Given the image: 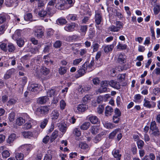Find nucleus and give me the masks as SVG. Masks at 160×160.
<instances>
[{"label": "nucleus", "mask_w": 160, "mask_h": 160, "mask_svg": "<svg viewBox=\"0 0 160 160\" xmlns=\"http://www.w3.org/2000/svg\"><path fill=\"white\" fill-rule=\"evenodd\" d=\"M88 119L92 124H97L99 122L98 119L95 116L89 115L88 116Z\"/></svg>", "instance_id": "nucleus-13"}, {"label": "nucleus", "mask_w": 160, "mask_h": 160, "mask_svg": "<svg viewBox=\"0 0 160 160\" xmlns=\"http://www.w3.org/2000/svg\"><path fill=\"white\" fill-rule=\"evenodd\" d=\"M93 65L94 61L92 60L90 63H85L82 66V68H86V72H89L93 70Z\"/></svg>", "instance_id": "nucleus-8"}, {"label": "nucleus", "mask_w": 160, "mask_h": 160, "mask_svg": "<svg viewBox=\"0 0 160 160\" xmlns=\"http://www.w3.org/2000/svg\"><path fill=\"white\" fill-rule=\"evenodd\" d=\"M50 106H42L37 109L36 111V114L39 115V114H47L49 110L50 109Z\"/></svg>", "instance_id": "nucleus-3"}, {"label": "nucleus", "mask_w": 160, "mask_h": 160, "mask_svg": "<svg viewBox=\"0 0 160 160\" xmlns=\"http://www.w3.org/2000/svg\"><path fill=\"white\" fill-rule=\"evenodd\" d=\"M49 99V98L46 96H43L39 98L38 100V102L40 104L45 103Z\"/></svg>", "instance_id": "nucleus-18"}, {"label": "nucleus", "mask_w": 160, "mask_h": 160, "mask_svg": "<svg viewBox=\"0 0 160 160\" xmlns=\"http://www.w3.org/2000/svg\"><path fill=\"white\" fill-rule=\"evenodd\" d=\"M66 106V103L65 101L63 100H62L60 102V109L61 110H63L65 109Z\"/></svg>", "instance_id": "nucleus-40"}, {"label": "nucleus", "mask_w": 160, "mask_h": 160, "mask_svg": "<svg viewBox=\"0 0 160 160\" xmlns=\"http://www.w3.org/2000/svg\"><path fill=\"white\" fill-rule=\"evenodd\" d=\"M49 56L48 55L44 56L43 57V58L45 59L44 62L45 64L48 65L49 63L51 64H52L53 62L52 61L48 59Z\"/></svg>", "instance_id": "nucleus-33"}, {"label": "nucleus", "mask_w": 160, "mask_h": 160, "mask_svg": "<svg viewBox=\"0 0 160 160\" xmlns=\"http://www.w3.org/2000/svg\"><path fill=\"white\" fill-rule=\"evenodd\" d=\"M156 103L154 102H151L146 100L145 98L144 99L143 105L144 107L148 108H151L155 107L156 106Z\"/></svg>", "instance_id": "nucleus-7"}, {"label": "nucleus", "mask_w": 160, "mask_h": 160, "mask_svg": "<svg viewBox=\"0 0 160 160\" xmlns=\"http://www.w3.org/2000/svg\"><path fill=\"white\" fill-rule=\"evenodd\" d=\"M38 52V49L36 47L31 48L30 50V52L33 54H35Z\"/></svg>", "instance_id": "nucleus-60"}, {"label": "nucleus", "mask_w": 160, "mask_h": 160, "mask_svg": "<svg viewBox=\"0 0 160 160\" xmlns=\"http://www.w3.org/2000/svg\"><path fill=\"white\" fill-rule=\"evenodd\" d=\"M109 83V85L112 87L118 89L120 88V86L118 82H117L116 81H110L108 82L107 81H102L100 82L101 88L98 89L97 91L98 92L102 93L106 92L107 90L106 87L108 86V83Z\"/></svg>", "instance_id": "nucleus-1"}, {"label": "nucleus", "mask_w": 160, "mask_h": 160, "mask_svg": "<svg viewBox=\"0 0 160 160\" xmlns=\"http://www.w3.org/2000/svg\"><path fill=\"white\" fill-rule=\"evenodd\" d=\"M32 18V15L31 13H28L24 16V19L26 21H29L31 20Z\"/></svg>", "instance_id": "nucleus-45"}, {"label": "nucleus", "mask_w": 160, "mask_h": 160, "mask_svg": "<svg viewBox=\"0 0 160 160\" xmlns=\"http://www.w3.org/2000/svg\"><path fill=\"white\" fill-rule=\"evenodd\" d=\"M17 43L19 47H22L24 45V42L22 39L20 38L17 40Z\"/></svg>", "instance_id": "nucleus-41"}, {"label": "nucleus", "mask_w": 160, "mask_h": 160, "mask_svg": "<svg viewBox=\"0 0 160 160\" xmlns=\"http://www.w3.org/2000/svg\"><path fill=\"white\" fill-rule=\"evenodd\" d=\"M79 147L83 149H86L88 148V146L86 143L81 142L79 144Z\"/></svg>", "instance_id": "nucleus-43"}, {"label": "nucleus", "mask_w": 160, "mask_h": 160, "mask_svg": "<svg viewBox=\"0 0 160 160\" xmlns=\"http://www.w3.org/2000/svg\"><path fill=\"white\" fill-rule=\"evenodd\" d=\"M112 153L114 157L117 158L116 160H120L121 155L119 153L118 150L114 149Z\"/></svg>", "instance_id": "nucleus-17"}, {"label": "nucleus", "mask_w": 160, "mask_h": 160, "mask_svg": "<svg viewBox=\"0 0 160 160\" xmlns=\"http://www.w3.org/2000/svg\"><path fill=\"white\" fill-rule=\"evenodd\" d=\"M76 24L74 23H72L71 24L67 25L65 27V30L68 32H72L74 30L76 27Z\"/></svg>", "instance_id": "nucleus-12"}, {"label": "nucleus", "mask_w": 160, "mask_h": 160, "mask_svg": "<svg viewBox=\"0 0 160 160\" xmlns=\"http://www.w3.org/2000/svg\"><path fill=\"white\" fill-rule=\"evenodd\" d=\"M25 122V120L22 117L18 118L16 120V124L19 126H20Z\"/></svg>", "instance_id": "nucleus-26"}, {"label": "nucleus", "mask_w": 160, "mask_h": 160, "mask_svg": "<svg viewBox=\"0 0 160 160\" xmlns=\"http://www.w3.org/2000/svg\"><path fill=\"white\" fill-rule=\"evenodd\" d=\"M103 125L106 128L108 129L112 128L114 127V125L108 122H105L103 124Z\"/></svg>", "instance_id": "nucleus-50"}, {"label": "nucleus", "mask_w": 160, "mask_h": 160, "mask_svg": "<svg viewBox=\"0 0 160 160\" xmlns=\"http://www.w3.org/2000/svg\"><path fill=\"white\" fill-rule=\"evenodd\" d=\"M58 133V132L57 131H55L52 133L51 136V139H50L51 142H52L57 137Z\"/></svg>", "instance_id": "nucleus-37"}, {"label": "nucleus", "mask_w": 160, "mask_h": 160, "mask_svg": "<svg viewBox=\"0 0 160 160\" xmlns=\"http://www.w3.org/2000/svg\"><path fill=\"white\" fill-rule=\"evenodd\" d=\"M126 57L124 54L120 53L119 54L118 61L119 63H124L126 61Z\"/></svg>", "instance_id": "nucleus-16"}, {"label": "nucleus", "mask_w": 160, "mask_h": 160, "mask_svg": "<svg viewBox=\"0 0 160 160\" xmlns=\"http://www.w3.org/2000/svg\"><path fill=\"white\" fill-rule=\"evenodd\" d=\"M68 68L66 67L61 66L58 70V72L61 75H64L67 71Z\"/></svg>", "instance_id": "nucleus-23"}, {"label": "nucleus", "mask_w": 160, "mask_h": 160, "mask_svg": "<svg viewBox=\"0 0 160 160\" xmlns=\"http://www.w3.org/2000/svg\"><path fill=\"white\" fill-rule=\"evenodd\" d=\"M59 113L58 111L56 110H54L52 111L51 113L52 119L54 121L55 120H57L59 116Z\"/></svg>", "instance_id": "nucleus-14"}, {"label": "nucleus", "mask_w": 160, "mask_h": 160, "mask_svg": "<svg viewBox=\"0 0 160 160\" xmlns=\"http://www.w3.org/2000/svg\"><path fill=\"white\" fill-rule=\"evenodd\" d=\"M116 26L112 25L109 28V30L112 32H118L123 27L122 23L120 21H116L115 23Z\"/></svg>", "instance_id": "nucleus-2"}, {"label": "nucleus", "mask_w": 160, "mask_h": 160, "mask_svg": "<svg viewBox=\"0 0 160 160\" xmlns=\"http://www.w3.org/2000/svg\"><path fill=\"white\" fill-rule=\"evenodd\" d=\"M41 71L44 75H47L49 72V70L45 67H42L41 68Z\"/></svg>", "instance_id": "nucleus-52"}, {"label": "nucleus", "mask_w": 160, "mask_h": 160, "mask_svg": "<svg viewBox=\"0 0 160 160\" xmlns=\"http://www.w3.org/2000/svg\"><path fill=\"white\" fill-rule=\"evenodd\" d=\"M54 9V6L47 5V10L48 14L50 16H52L55 13Z\"/></svg>", "instance_id": "nucleus-20"}, {"label": "nucleus", "mask_w": 160, "mask_h": 160, "mask_svg": "<svg viewBox=\"0 0 160 160\" xmlns=\"http://www.w3.org/2000/svg\"><path fill=\"white\" fill-rule=\"evenodd\" d=\"M16 134L14 133H12L9 136L7 140V142L8 143L12 142L16 139Z\"/></svg>", "instance_id": "nucleus-25"}, {"label": "nucleus", "mask_w": 160, "mask_h": 160, "mask_svg": "<svg viewBox=\"0 0 160 160\" xmlns=\"http://www.w3.org/2000/svg\"><path fill=\"white\" fill-rule=\"evenodd\" d=\"M117 48L122 50L125 49L127 48V46L126 44H122L119 43L117 45Z\"/></svg>", "instance_id": "nucleus-59"}, {"label": "nucleus", "mask_w": 160, "mask_h": 160, "mask_svg": "<svg viewBox=\"0 0 160 160\" xmlns=\"http://www.w3.org/2000/svg\"><path fill=\"white\" fill-rule=\"evenodd\" d=\"M73 133L77 137H79L81 135V132L79 128H76L73 129Z\"/></svg>", "instance_id": "nucleus-35"}, {"label": "nucleus", "mask_w": 160, "mask_h": 160, "mask_svg": "<svg viewBox=\"0 0 160 160\" xmlns=\"http://www.w3.org/2000/svg\"><path fill=\"white\" fill-rule=\"evenodd\" d=\"M49 152L48 153L46 154L44 157L43 160H51L52 158V155L49 153Z\"/></svg>", "instance_id": "nucleus-56"}, {"label": "nucleus", "mask_w": 160, "mask_h": 160, "mask_svg": "<svg viewBox=\"0 0 160 160\" xmlns=\"http://www.w3.org/2000/svg\"><path fill=\"white\" fill-rule=\"evenodd\" d=\"M153 93L156 96L160 95V89L159 88H155L153 90Z\"/></svg>", "instance_id": "nucleus-46"}, {"label": "nucleus", "mask_w": 160, "mask_h": 160, "mask_svg": "<svg viewBox=\"0 0 160 160\" xmlns=\"http://www.w3.org/2000/svg\"><path fill=\"white\" fill-rule=\"evenodd\" d=\"M77 110L80 112H84L88 108V106L86 104H81L77 107Z\"/></svg>", "instance_id": "nucleus-9"}, {"label": "nucleus", "mask_w": 160, "mask_h": 160, "mask_svg": "<svg viewBox=\"0 0 160 160\" xmlns=\"http://www.w3.org/2000/svg\"><path fill=\"white\" fill-rule=\"evenodd\" d=\"M31 144H24L21 146L19 148V151L22 152L25 154V155H28L30 151V148L31 147Z\"/></svg>", "instance_id": "nucleus-4"}, {"label": "nucleus", "mask_w": 160, "mask_h": 160, "mask_svg": "<svg viewBox=\"0 0 160 160\" xmlns=\"http://www.w3.org/2000/svg\"><path fill=\"white\" fill-rule=\"evenodd\" d=\"M47 12L43 10H42L41 11L38 12V15L41 17H44L47 15Z\"/></svg>", "instance_id": "nucleus-54"}, {"label": "nucleus", "mask_w": 160, "mask_h": 160, "mask_svg": "<svg viewBox=\"0 0 160 160\" xmlns=\"http://www.w3.org/2000/svg\"><path fill=\"white\" fill-rule=\"evenodd\" d=\"M57 94L56 91L53 89L49 90L47 92V96L48 97L55 96Z\"/></svg>", "instance_id": "nucleus-24"}, {"label": "nucleus", "mask_w": 160, "mask_h": 160, "mask_svg": "<svg viewBox=\"0 0 160 160\" xmlns=\"http://www.w3.org/2000/svg\"><path fill=\"white\" fill-rule=\"evenodd\" d=\"M82 60L81 58L76 59L73 61V64L74 65H77L79 64Z\"/></svg>", "instance_id": "nucleus-64"}, {"label": "nucleus", "mask_w": 160, "mask_h": 160, "mask_svg": "<svg viewBox=\"0 0 160 160\" xmlns=\"http://www.w3.org/2000/svg\"><path fill=\"white\" fill-rule=\"evenodd\" d=\"M67 18L68 20L75 21L77 19L78 17L75 14H69L67 16Z\"/></svg>", "instance_id": "nucleus-36"}, {"label": "nucleus", "mask_w": 160, "mask_h": 160, "mask_svg": "<svg viewBox=\"0 0 160 160\" xmlns=\"http://www.w3.org/2000/svg\"><path fill=\"white\" fill-rule=\"evenodd\" d=\"M15 47L12 43H8V50L10 52H13L15 50Z\"/></svg>", "instance_id": "nucleus-30"}, {"label": "nucleus", "mask_w": 160, "mask_h": 160, "mask_svg": "<svg viewBox=\"0 0 160 160\" xmlns=\"http://www.w3.org/2000/svg\"><path fill=\"white\" fill-rule=\"evenodd\" d=\"M152 131V137H158L160 136V133L158 129H157L156 130Z\"/></svg>", "instance_id": "nucleus-47"}, {"label": "nucleus", "mask_w": 160, "mask_h": 160, "mask_svg": "<svg viewBox=\"0 0 160 160\" xmlns=\"http://www.w3.org/2000/svg\"><path fill=\"white\" fill-rule=\"evenodd\" d=\"M9 3L8 4L9 6L15 8L18 5V1L17 0H10Z\"/></svg>", "instance_id": "nucleus-22"}, {"label": "nucleus", "mask_w": 160, "mask_h": 160, "mask_svg": "<svg viewBox=\"0 0 160 160\" xmlns=\"http://www.w3.org/2000/svg\"><path fill=\"white\" fill-rule=\"evenodd\" d=\"M120 117L113 116L112 118L113 121L115 123H118L120 120Z\"/></svg>", "instance_id": "nucleus-63"}, {"label": "nucleus", "mask_w": 160, "mask_h": 160, "mask_svg": "<svg viewBox=\"0 0 160 160\" xmlns=\"http://www.w3.org/2000/svg\"><path fill=\"white\" fill-rule=\"evenodd\" d=\"M113 112V109L112 107L107 106L106 107L105 113L106 116L108 117L111 116Z\"/></svg>", "instance_id": "nucleus-15"}, {"label": "nucleus", "mask_w": 160, "mask_h": 160, "mask_svg": "<svg viewBox=\"0 0 160 160\" xmlns=\"http://www.w3.org/2000/svg\"><path fill=\"white\" fill-rule=\"evenodd\" d=\"M48 120L49 118H46L44 119L43 121L41 122L40 125V127L42 129L44 128L47 125L48 122Z\"/></svg>", "instance_id": "nucleus-31"}, {"label": "nucleus", "mask_w": 160, "mask_h": 160, "mask_svg": "<svg viewBox=\"0 0 160 160\" xmlns=\"http://www.w3.org/2000/svg\"><path fill=\"white\" fill-rule=\"evenodd\" d=\"M22 134L26 138H30L33 136L32 133L30 132H24L22 133Z\"/></svg>", "instance_id": "nucleus-29"}, {"label": "nucleus", "mask_w": 160, "mask_h": 160, "mask_svg": "<svg viewBox=\"0 0 160 160\" xmlns=\"http://www.w3.org/2000/svg\"><path fill=\"white\" fill-rule=\"evenodd\" d=\"M90 130L92 134H96L101 130V128L99 126L94 125L90 128Z\"/></svg>", "instance_id": "nucleus-10"}, {"label": "nucleus", "mask_w": 160, "mask_h": 160, "mask_svg": "<svg viewBox=\"0 0 160 160\" xmlns=\"http://www.w3.org/2000/svg\"><path fill=\"white\" fill-rule=\"evenodd\" d=\"M118 131V130L116 129L111 133L109 136V139H110L113 138L117 133Z\"/></svg>", "instance_id": "nucleus-58"}, {"label": "nucleus", "mask_w": 160, "mask_h": 160, "mask_svg": "<svg viewBox=\"0 0 160 160\" xmlns=\"http://www.w3.org/2000/svg\"><path fill=\"white\" fill-rule=\"evenodd\" d=\"M114 45L112 44L109 45H106L104 46L103 47V49L106 53H107L109 52L112 51Z\"/></svg>", "instance_id": "nucleus-19"}, {"label": "nucleus", "mask_w": 160, "mask_h": 160, "mask_svg": "<svg viewBox=\"0 0 160 160\" xmlns=\"http://www.w3.org/2000/svg\"><path fill=\"white\" fill-rule=\"evenodd\" d=\"M62 42L59 40L57 41L54 44L53 46L56 48H60L62 45Z\"/></svg>", "instance_id": "nucleus-55"}, {"label": "nucleus", "mask_w": 160, "mask_h": 160, "mask_svg": "<svg viewBox=\"0 0 160 160\" xmlns=\"http://www.w3.org/2000/svg\"><path fill=\"white\" fill-rule=\"evenodd\" d=\"M104 107L102 105H99L97 108V112L99 113H102L103 111Z\"/></svg>", "instance_id": "nucleus-62"}, {"label": "nucleus", "mask_w": 160, "mask_h": 160, "mask_svg": "<svg viewBox=\"0 0 160 160\" xmlns=\"http://www.w3.org/2000/svg\"><path fill=\"white\" fill-rule=\"evenodd\" d=\"M60 131L62 132L65 133L67 130V127L66 125L60 124L58 126Z\"/></svg>", "instance_id": "nucleus-42"}, {"label": "nucleus", "mask_w": 160, "mask_h": 160, "mask_svg": "<svg viewBox=\"0 0 160 160\" xmlns=\"http://www.w3.org/2000/svg\"><path fill=\"white\" fill-rule=\"evenodd\" d=\"M150 128L152 131H154L157 129H158L157 127L156 123L155 121H152L151 122Z\"/></svg>", "instance_id": "nucleus-34"}, {"label": "nucleus", "mask_w": 160, "mask_h": 160, "mask_svg": "<svg viewBox=\"0 0 160 160\" xmlns=\"http://www.w3.org/2000/svg\"><path fill=\"white\" fill-rule=\"evenodd\" d=\"M111 142V140L109 139H107L104 143L103 144V146L106 148H108L110 146V142Z\"/></svg>", "instance_id": "nucleus-44"}, {"label": "nucleus", "mask_w": 160, "mask_h": 160, "mask_svg": "<svg viewBox=\"0 0 160 160\" xmlns=\"http://www.w3.org/2000/svg\"><path fill=\"white\" fill-rule=\"evenodd\" d=\"M65 1L63 0H58L56 1L55 7L59 9H61L64 6Z\"/></svg>", "instance_id": "nucleus-11"}, {"label": "nucleus", "mask_w": 160, "mask_h": 160, "mask_svg": "<svg viewBox=\"0 0 160 160\" xmlns=\"http://www.w3.org/2000/svg\"><path fill=\"white\" fill-rule=\"evenodd\" d=\"M2 155L3 158H6L10 156V153L8 151L6 150L2 152Z\"/></svg>", "instance_id": "nucleus-53"}, {"label": "nucleus", "mask_w": 160, "mask_h": 160, "mask_svg": "<svg viewBox=\"0 0 160 160\" xmlns=\"http://www.w3.org/2000/svg\"><path fill=\"white\" fill-rule=\"evenodd\" d=\"M90 123L89 122H85L83 123L81 126L80 128L83 130H86L88 129L89 127Z\"/></svg>", "instance_id": "nucleus-27"}, {"label": "nucleus", "mask_w": 160, "mask_h": 160, "mask_svg": "<svg viewBox=\"0 0 160 160\" xmlns=\"http://www.w3.org/2000/svg\"><path fill=\"white\" fill-rule=\"evenodd\" d=\"M15 117V113L14 112H11L10 113L8 117V118L10 122H12L14 120Z\"/></svg>", "instance_id": "nucleus-61"}, {"label": "nucleus", "mask_w": 160, "mask_h": 160, "mask_svg": "<svg viewBox=\"0 0 160 160\" xmlns=\"http://www.w3.org/2000/svg\"><path fill=\"white\" fill-rule=\"evenodd\" d=\"M141 97V95L140 94L135 95L134 97V101L137 102H140Z\"/></svg>", "instance_id": "nucleus-49"}, {"label": "nucleus", "mask_w": 160, "mask_h": 160, "mask_svg": "<svg viewBox=\"0 0 160 160\" xmlns=\"http://www.w3.org/2000/svg\"><path fill=\"white\" fill-rule=\"evenodd\" d=\"M67 22L66 20L62 18H60L58 19L57 22L58 24L62 25L65 24Z\"/></svg>", "instance_id": "nucleus-48"}, {"label": "nucleus", "mask_w": 160, "mask_h": 160, "mask_svg": "<svg viewBox=\"0 0 160 160\" xmlns=\"http://www.w3.org/2000/svg\"><path fill=\"white\" fill-rule=\"evenodd\" d=\"M154 13L155 14H157L160 10V6L159 5H156L153 9Z\"/></svg>", "instance_id": "nucleus-57"}, {"label": "nucleus", "mask_w": 160, "mask_h": 160, "mask_svg": "<svg viewBox=\"0 0 160 160\" xmlns=\"http://www.w3.org/2000/svg\"><path fill=\"white\" fill-rule=\"evenodd\" d=\"M137 144L138 148L140 149H142L144 146V142L141 140H139L137 142Z\"/></svg>", "instance_id": "nucleus-39"}, {"label": "nucleus", "mask_w": 160, "mask_h": 160, "mask_svg": "<svg viewBox=\"0 0 160 160\" xmlns=\"http://www.w3.org/2000/svg\"><path fill=\"white\" fill-rule=\"evenodd\" d=\"M34 34L38 38H42L43 36V28L41 26L35 27L34 29Z\"/></svg>", "instance_id": "nucleus-5"}, {"label": "nucleus", "mask_w": 160, "mask_h": 160, "mask_svg": "<svg viewBox=\"0 0 160 160\" xmlns=\"http://www.w3.org/2000/svg\"><path fill=\"white\" fill-rule=\"evenodd\" d=\"M38 85L36 84H33L31 85V86L29 87V89L32 92H35L38 91L39 89Z\"/></svg>", "instance_id": "nucleus-21"}, {"label": "nucleus", "mask_w": 160, "mask_h": 160, "mask_svg": "<svg viewBox=\"0 0 160 160\" xmlns=\"http://www.w3.org/2000/svg\"><path fill=\"white\" fill-rule=\"evenodd\" d=\"M91 98V95L89 94L86 95L82 98V101L83 102L86 104L87 103L88 101L90 100Z\"/></svg>", "instance_id": "nucleus-51"}, {"label": "nucleus", "mask_w": 160, "mask_h": 160, "mask_svg": "<svg viewBox=\"0 0 160 160\" xmlns=\"http://www.w3.org/2000/svg\"><path fill=\"white\" fill-rule=\"evenodd\" d=\"M85 69V68H82L79 69L78 71V75L77 76L76 75L75 77L77 78L83 75L86 72Z\"/></svg>", "instance_id": "nucleus-28"}, {"label": "nucleus", "mask_w": 160, "mask_h": 160, "mask_svg": "<svg viewBox=\"0 0 160 160\" xmlns=\"http://www.w3.org/2000/svg\"><path fill=\"white\" fill-rule=\"evenodd\" d=\"M23 157L24 155L21 153H16L15 156L16 160H22Z\"/></svg>", "instance_id": "nucleus-38"}, {"label": "nucleus", "mask_w": 160, "mask_h": 160, "mask_svg": "<svg viewBox=\"0 0 160 160\" xmlns=\"http://www.w3.org/2000/svg\"><path fill=\"white\" fill-rule=\"evenodd\" d=\"M100 45L97 43L94 42L92 43V48H93V52H96L98 50Z\"/></svg>", "instance_id": "nucleus-32"}, {"label": "nucleus", "mask_w": 160, "mask_h": 160, "mask_svg": "<svg viewBox=\"0 0 160 160\" xmlns=\"http://www.w3.org/2000/svg\"><path fill=\"white\" fill-rule=\"evenodd\" d=\"M102 21L103 19L101 13L99 12H96L95 17L96 24L97 25L100 24Z\"/></svg>", "instance_id": "nucleus-6"}]
</instances>
